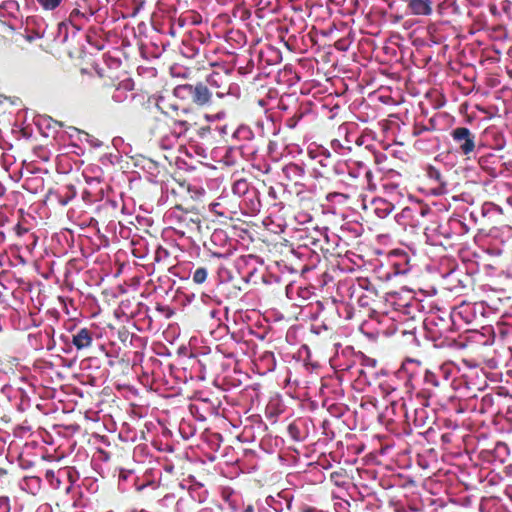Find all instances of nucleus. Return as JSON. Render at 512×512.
<instances>
[{"label":"nucleus","instance_id":"nucleus-1","mask_svg":"<svg viewBox=\"0 0 512 512\" xmlns=\"http://www.w3.org/2000/svg\"><path fill=\"white\" fill-rule=\"evenodd\" d=\"M173 95L176 99L186 102V104L203 108L213 104L215 92L209 90L202 82H197L196 84H178L173 89Z\"/></svg>","mask_w":512,"mask_h":512},{"label":"nucleus","instance_id":"nucleus-2","mask_svg":"<svg viewBox=\"0 0 512 512\" xmlns=\"http://www.w3.org/2000/svg\"><path fill=\"white\" fill-rule=\"evenodd\" d=\"M171 218L176 221V228L183 236H197L201 233V219L199 214L192 211H183L179 205L175 206V211L171 212Z\"/></svg>","mask_w":512,"mask_h":512},{"label":"nucleus","instance_id":"nucleus-3","mask_svg":"<svg viewBox=\"0 0 512 512\" xmlns=\"http://www.w3.org/2000/svg\"><path fill=\"white\" fill-rule=\"evenodd\" d=\"M454 373V365L452 362H445L436 367L435 370L421 369L423 374V384L426 390L430 388L446 387L447 382L451 379Z\"/></svg>","mask_w":512,"mask_h":512},{"label":"nucleus","instance_id":"nucleus-4","mask_svg":"<svg viewBox=\"0 0 512 512\" xmlns=\"http://www.w3.org/2000/svg\"><path fill=\"white\" fill-rule=\"evenodd\" d=\"M431 213V209L423 204H413L404 207L398 215L396 222L403 227L420 228L422 227V219Z\"/></svg>","mask_w":512,"mask_h":512},{"label":"nucleus","instance_id":"nucleus-5","mask_svg":"<svg viewBox=\"0 0 512 512\" xmlns=\"http://www.w3.org/2000/svg\"><path fill=\"white\" fill-rule=\"evenodd\" d=\"M203 84L215 93V97L222 99L230 94V73L228 71H214L208 74L207 82Z\"/></svg>","mask_w":512,"mask_h":512},{"label":"nucleus","instance_id":"nucleus-6","mask_svg":"<svg viewBox=\"0 0 512 512\" xmlns=\"http://www.w3.org/2000/svg\"><path fill=\"white\" fill-rule=\"evenodd\" d=\"M452 140L458 153L468 157L474 151V134L467 127H457L452 131Z\"/></svg>","mask_w":512,"mask_h":512},{"label":"nucleus","instance_id":"nucleus-7","mask_svg":"<svg viewBox=\"0 0 512 512\" xmlns=\"http://www.w3.org/2000/svg\"><path fill=\"white\" fill-rule=\"evenodd\" d=\"M156 106H158V109H160L163 115L170 119L171 127H173V132H175L176 135L182 136L186 134V132L194 125V123L182 119L179 116V108H177V106L170 105L167 109L162 108L160 105Z\"/></svg>","mask_w":512,"mask_h":512},{"label":"nucleus","instance_id":"nucleus-8","mask_svg":"<svg viewBox=\"0 0 512 512\" xmlns=\"http://www.w3.org/2000/svg\"><path fill=\"white\" fill-rule=\"evenodd\" d=\"M401 408H403L406 423L413 424L416 429H423L429 426V416L424 406L408 410L405 403H403L401 404Z\"/></svg>","mask_w":512,"mask_h":512},{"label":"nucleus","instance_id":"nucleus-9","mask_svg":"<svg viewBox=\"0 0 512 512\" xmlns=\"http://www.w3.org/2000/svg\"><path fill=\"white\" fill-rule=\"evenodd\" d=\"M70 11L68 14V23L72 25L73 29L79 31L83 28V25L90 20L93 16V10L88 7H82L80 4Z\"/></svg>","mask_w":512,"mask_h":512},{"label":"nucleus","instance_id":"nucleus-10","mask_svg":"<svg viewBox=\"0 0 512 512\" xmlns=\"http://www.w3.org/2000/svg\"><path fill=\"white\" fill-rule=\"evenodd\" d=\"M409 15L429 16L432 13L431 0H403Z\"/></svg>","mask_w":512,"mask_h":512},{"label":"nucleus","instance_id":"nucleus-11","mask_svg":"<svg viewBox=\"0 0 512 512\" xmlns=\"http://www.w3.org/2000/svg\"><path fill=\"white\" fill-rule=\"evenodd\" d=\"M93 342V331L88 328H80L72 335V344L78 351L88 349Z\"/></svg>","mask_w":512,"mask_h":512},{"label":"nucleus","instance_id":"nucleus-12","mask_svg":"<svg viewBox=\"0 0 512 512\" xmlns=\"http://www.w3.org/2000/svg\"><path fill=\"white\" fill-rule=\"evenodd\" d=\"M372 205H374V212H376L377 217L381 219L386 218L393 209L392 203L381 198L374 199V201H372Z\"/></svg>","mask_w":512,"mask_h":512},{"label":"nucleus","instance_id":"nucleus-13","mask_svg":"<svg viewBox=\"0 0 512 512\" xmlns=\"http://www.w3.org/2000/svg\"><path fill=\"white\" fill-rule=\"evenodd\" d=\"M426 173H428V178L430 180L436 182L438 186L433 188V192H435L436 195H441L444 193V188L446 187V183L442 180L441 173L439 170H437L435 167L430 166L428 167V170H426Z\"/></svg>","mask_w":512,"mask_h":512},{"label":"nucleus","instance_id":"nucleus-14","mask_svg":"<svg viewBox=\"0 0 512 512\" xmlns=\"http://www.w3.org/2000/svg\"><path fill=\"white\" fill-rule=\"evenodd\" d=\"M208 277V270L205 267H198L193 271L192 280L197 285H202Z\"/></svg>","mask_w":512,"mask_h":512},{"label":"nucleus","instance_id":"nucleus-15","mask_svg":"<svg viewBox=\"0 0 512 512\" xmlns=\"http://www.w3.org/2000/svg\"><path fill=\"white\" fill-rule=\"evenodd\" d=\"M283 173H284V175H286V177L291 178L292 176L301 177L302 173H304V171L297 164L290 163V164L284 166Z\"/></svg>","mask_w":512,"mask_h":512},{"label":"nucleus","instance_id":"nucleus-16","mask_svg":"<svg viewBox=\"0 0 512 512\" xmlns=\"http://www.w3.org/2000/svg\"><path fill=\"white\" fill-rule=\"evenodd\" d=\"M36 3L45 11H53L63 3V0H36Z\"/></svg>","mask_w":512,"mask_h":512},{"label":"nucleus","instance_id":"nucleus-17","mask_svg":"<svg viewBox=\"0 0 512 512\" xmlns=\"http://www.w3.org/2000/svg\"><path fill=\"white\" fill-rule=\"evenodd\" d=\"M414 366L420 367V362L413 359H406V362H404V369H406V372H408L409 381H414L415 379V371L413 369Z\"/></svg>","mask_w":512,"mask_h":512},{"label":"nucleus","instance_id":"nucleus-18","mask_svg":"<svg viewBox=\"0 0 512 512\" xmlns=\"http://www.w3.org/2000/svg\"><path fill=\"white\" fill-rule=\"evenodd\" d=\"M248 185L247 182L244 179H240L232 185V191H234V194L238 196H243L245 193H247Z\"/></svg>","mask_w":512,"mask_h":512},{"label":"nucleus","instance_id":"nucleus-19","mask_svg":"<svg viewBox=\"0 0 512 512\" xmlns=\"http://www.w3.org/2000/svg\"><path fill=\"white\" fill-rule=\"evenodd\" d=\"M433 129H434V121H432V119H430V126L421 125V124L414 125L413 135L418 136V135H421L423 132L432 131Z\"/></svg>","mask_w":512,"mask_h":512},{"label":"nucleus","instance_id":"nucleus-20","mask_svg":"<svg viewBox=\"0 0 512 512\" xmlns=\"http://www.w3.org/2000/svg\"><path fill=\"white\" fill-rule=\"evenodd\" d=\"M301 117H302L301 112L294 114L292 117L286 119V126H288V128H290V129H294V127L297 125L299 120H301Z\"/></svg>","mask_w":512,"mask_h":512},{"label":"nucleus","instance_id":"nucleus-21","mask_svg":"<svg viewBox=\"0 0 512 512\" xmlns=\"http://www.w3.org/2000/svg\"><path fill=\"white\" fill-rule=\"evenodd\" d=\"M219 207H220V204L217 202H214V203L210 204V206H208V208H210V212L214 213L215 215L225 216V213L221 212Z\"/></svg>","mask_w":512,"mask_h":512},{"label":"nucleus","instance_id":"nucleus-22","mask_svg":"<svg viewBox=\"0 0 512 512\" xmlns=\"http://www.w3.org/2000/svg\"><path fill=\"white\" fill-rule=\"evenodd\" d=\"M495 158V156H493L492 154L488 155V156H482L480 158H478V164H480V167L482 168H486V164H490L489 160Z\"/></svg>","mask_w":512,"mask_h":512},{"label":"nucleus","instance_id":"nucleus-23","mask_svg":"<svg viewBox=\"0 0 512 512\" xmlns=\"http://www.w3.org/2000/svg\"><path fill=\"white\" fill-rule=\"evenodd\" d=\"M119 340L122 341V343H125L130 340V334L127 332L126 329L122 328L119 330Z\"/></svg>","mask_w":512,"mask_h":512},{"label":"nucleus","instance_id":"nucleus-24","mask_svg":"<svg viewBox=\"0 0 512 512\" xmlns=\"http://www.w3.org/2000/svg\"><path fill=\"white\" fill-rule=\"evenodd\" d=\"M241 135L249 136L250 131L246 127H240L239 129H237L236 133H234V136H236V138H238Z\"/></svg>","mask_w":512,"mask_h":512},{"label":"nucleus","instance_id":"nucleus-25","mask_svg":"<svg viewBox=\"0 0 512 512\" xmlns=\"http://www.w3.org/2000/svg\"><path fill=\"white\" fill-rule=\"evenodd\" d=\"M343 477V474L341 472L335 471L332 474H330V479H332L335 484L339 485L338 479Z\"/></svg>","mask_w":512,"mask_h":512},{"label":"nucleus","instance_id":"nucleus-26","mask_svg":"<svg viewBox=\"0 0 512 512\" xmlns=\"http://www.w3.org/2000/svg\"><path fill=\"white\" fill-rule=\"evenodd\" d=\"M45 478L51 481L54 478V471L46 470Z\"/></svg>","mask_w":512,"mask_h":512},{"label":"nucleus","instance_id":"nucleus-27","mask_svg":"<svg viewBox=\"0 0 512 512\" xmlns=\"http://www.w3.org/2000/svg\"><path fill=\"white\" fill-rule=\"evenodd\" d=\"M441 440L445 443H449V434L441 435Z\"/></svg>","mask_w":512,"mask_h":512},{"label":"nucleus","instance_id":"nucleus-28","mask_svg":"<svg viewBox=\"0 0 512 512\" xmlns=\"http://www.w3.org/2000/svg\"><path fill=\"white\" fill-rule=\"evenodd\" d=\"M500 449L507 450V445H505L503 443L497 444V450H500Z\"/></svg>","mask_w":512,"mask_h":512},{"label":"nucleus","instance_id":"nucleus-29","mask_svg":"<svg viewBox=\"0 0 512 512\" xmlns=\"http://www.w3.org/2000/svg\"><path fill=\"white\" fill-rule=\"evenodd\" d=\"M161 253L166 254V253H167V251H165V250H163V249L158 250V252H156V260H159V256L161 255Z\"/></svg>","mask_w":512,"mask_h":512},{"label":"nucleus","instance_id":"nucleus-30","mask_svg":"<svg viewBox=\"0 0 512 512\" xmlns=\"http://www.w3.org/2000/svg\"><path fill=\"white\" fill-rule=\"evenodd\" d=\"M332 146H333V148L341 147V146L339 145V142H338L337 140H335V141H333V142H332Z\"/></svg>","mask_w":512,"mask_h":512},{"label":"nucleus","instance_id":"nucleus-31","mask_svg":"<svg viewBox=\"0 0 512 512\" xmlns=\"http://www.w3.org/2000/svg\"><path fill=\"white\" fill-rule=\"evenodd\" d=\"M182 114H183V115H189V110H188V109H186V108H183V109H182Z\"/></svg>","mask_w":512,"mask_h":512},{"label":"nucleus","instance_id":"nucleus-32","mask_svg":"<svg viewBox=\"0 0 512 512\" xmlns=\"http://www.w3.org/2000/svg\"><path fill=\"white\" fill-rule=\"evenodd\" d=\"M66 29V23L62 22L60 23V30Z\"/></svg>","mask_w":512,"mask_h":512},{"label":"nucleus","instance_id":"nucleus-33","mask_svg":"<svg viewBox=\"0 0 512 512\" xmlns=\"http://www.w3.org/2000/svg\"><path fill=\"white\" fill-rule=\"evenodd\" d=\"M264 357L272 358V354L270 352H268L267 354H264Z\"/></svg>","mask_w":512,"mask_h":512},{"label":"nucleus","instance_id":"nucleus-34","mask_svg":"<svg viewBox=\"0 0 512 512\" xmlns=\"http://www.w3.org/2000/svg\"><path fill=\"white\" fill-rule=\"evenodd\" d=\"M288 430H290V432H293L295 430V427L293 425H290V428H288Z\"/></svg>","mask_w":512,"mask_h":512},{"label":"nucleus","instance_id":"nucleus-35","mask_svg":"<svg viewBox=\"0 0 512 512\" xmlns=\"http://www.w3.org/2000/svg\"><path fill=\"white\" fill-rule=\"evenodd\" d=\"M246 512H252V506H247Z\"/></svg>","mask_w":512,"mask_h":512},{"label":"nucleus","instance_id":"nucleus-36","mask_svg":"<svg viewBox=\"0 0 512 512\" xmlns=\"http://www.w3.org/2000/svg\"><path fill=\"white\" fill-rule=\"evenodd\" d=\"M332 196H339V194H337V193L330 194V195H328V198H330Z\"/></svg>","mask_w":512,"mask_h":512},{"label":"nucleus","instance_id":"nucleus-37","mask_svg":"<svg viewBox=\"0 0 512 512\" xmlns=\"http://www.w3.org/2000/svg\"><path fill=\"white\" fill-rule=\"evenodd\" d=\"M67 203H68V199L62 201V205H66Z\"/></svg>","mask_w":512,"mask_h":512},{"label":"nucleus","instance_id":"nucleus-38","mask_svg":"<svg viewBox=\"0 0 512 512\" xmlns=\"http://www.w3.org/2000/svg\"><path fill=\"white\" fill-rule=\"evenodd\" d=\"M85 38H87V40H90V35L85 36Z\"/></svg>","mask_w":512,"mask_h":512}]
</instances>
